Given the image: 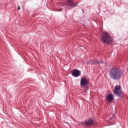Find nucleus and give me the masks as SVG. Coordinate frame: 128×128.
<instances>
[{
    "instance_id": "2",
    "label": "nucleus",
    "mask_w": 128,
    "mask_h": 128,
    "mask_svg": "<svg viewBox=\"0 0 128 128\" xmlns=\"http://www.w3.org/2000/svg\"><path fill=\"white\" fill-rule=\"evenodd\" d=\"M102 36V42H104V44H110V42H112V37H110V34L108 33V32H104Z\"/></svg>"
},
{
    "instance_id": "13",
    "label": "nucleus",
    "mask_w": 128,
    "mask_h": 128,
    "mask_svg": "<svg viewBox=\"0 0 128 128\" xmlns=\"http://www.w3.org/2000/svg\"><path fill=\"white\" fill-rule=\"evenodd\" d=\"M18 10H20V6H18Z\"/></svg>"
},
{
    "instance_id": "11",
    "label": "nucleus",
    "mask_w": 128,
    "mask_h": 128,
    "mask_svg": "<svg viewBox=\"0 0 128 128\" xmlns=\"http://www.w3.org/2000/svg\"><path fill=\"white\" fill-rule=\"evenodd\" d=\"M62 8H61L60 10H58V12H62Z\"/></svg>"
},
{
    "instance_id": "7",
    "label": "nucleus",
    "mask_w": 128,
    "mask_h": 128,
    "mask_svg": "<svg viewBox=\"0 0 128 128\" xmlns=\"http://www.w3.org/2000/svg\"><path fill=\"white\" fill-rule=\"evenodd\" d=\"M120 92H122V90L120 89V86L118 85L116 86L114 88V94L118 96V94H120Z\"/></svg>"
},
{
    "instance_id": "8",
    "label": "nucleus",
    "mask_w": 128,
    "mask_h": 128,
    "mask_svg": "<svg viewBox=\"0 0 128 128\" xmlns=\"http://www.w3.org/2000/svg\"><path fill=\"white\" fill-rule=\"evenodd\" d=\"M104 64V62L103 60H101V61H95L94 60H91L89 64Z\"/></svg>"
},
{
    "instance_id": "1",
    "label": "nucleus",
    "mask_w": 128,
    "mask_h": 128,
    "mask_svg": "<svg viewBox=\"0 0 128 128\" xmlns=\"http://www.w3.org/2000/svg\"><path fill=\"white\" fill-rule=\"evenodd\" d=\"M109 74L110 78L114 80H120L122 76V72L118 68H111L110 69Z\"/></svg>"
},
{
    "instance_id": "6",
    "label": "nucleus",
    "mask_w": 128,
    "mask_h": 128,
    "mask_svg": "<svg viewBox=\"0 0 128 128\" xmlns=\"http://www.w3.org/2000/svg\"><path fill=\"white\" fill-rule=\"evenodd\" d=\"M84 124L87 126H94V120L90 118L88 120H85Z\"/></svg>"
},
{
    "instance_id": "12",
    "label": "nucleus",
    "mask_w": 128,
    "mask_h": 128,
    "mask_svg": "<svg viewBox=\"0 0 128 128\" xmlns=\"http://www.w3.org/2000/svg\"><path fill=\"white\" fill-rule=\"evenodd\" d=\"M112 117H111V118H110V122H112Z\"/></svg>"
},
{
    "instance_id": "9",
    "label": "nucleus",
    "mask_w": 128,
    "mask_h": 128,
    "mask_svg": "<svg viewBox=\"0 0 128 128\" xmlns=\"http://www.w3.org/2000/svg\"><path fill=\"white\" fill-rule=\"evenodd\" d=\"M106 100L108 102H112V100H114V95L112 94H108L106 96Z\"/></svg>"
},
{
    "instance_id": "3",
    "label": "nucleus",
    "mask_w": 128,
    "mask_h": 128,
    "mask_svg": "<svg viewBox=\"0 0 128 128\" xmlns=\"http://www.w3.org/2000/svg\"><path fill=\"white\" fill-rule=\"evenodd\" d=\"M64 6H66V8L70 10L74 8H76L78 4H74V2L72 0H67L66 4L64 5Z\"/></svg>"
},
{
    "instance_id": "5",
    "label": "nucleus",
    "mask_w": 128,
    "mask_h": 128,
    "mask_svg": "<svg viewBox=\"0 0 128 128\" xmlns=\"http://www.w3.org/2000/svg\"><path fill=\"white\" fill-rule=\"evenodd\" d=\"M88 80L86 78H82L80 80V86H88Z\"/></svg>"
},
{
    "instance_id": "4",
    "label": "nucleus",
    "mask_w": 128,
    "mask_h": 128,
    "mask_svg": "<svg viewBox=\"0 0 128 128\" xmlns=\"http://www.w3.org/2000/svg\"><path fill=\"white\" fill-rule=\"evenodd\" d=\"M82 72L78 69H74L71 72L72 76L74 78H78L80 76Z\"/></svg>"
},
{
    "instance_id": "10",
    "label": "nucleus",
    "mask_w": 128,
    "mask_h": 128,
    "mask_svg": "<svg viewBox=\"0 0 128 128\" xmlns=\"http://www.w3.org/2000/svg\"><path fill=\"white\" fill-rule=\"evenodd\" d=\"M90 90V86L88 85H86L84 86V92H88Z\"/></svg>"
}]
</instances>
